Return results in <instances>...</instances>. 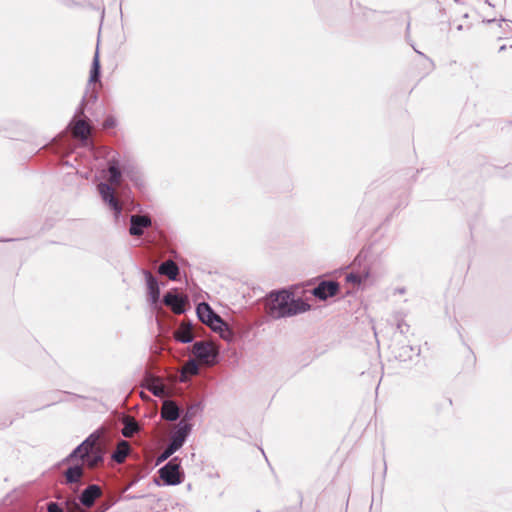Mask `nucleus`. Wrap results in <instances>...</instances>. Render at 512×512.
<instances>
[{
	"label": "nucleus",
	"mask_w": 512,
	"mask_h": 512,
	"mask_svg": "<svg viewBox=\"0 0 512 512\" xmlns=\"http://www.w3.org/2000/svg\"><path fill=\"white\" fill-rule=\"evenodd\" d=\"M107 172L109 174L108 183H99L97 189L103 202L113 211L115 220H118L122 213V205L115 195L113 186L120 185L122 173L126 174L132 181H137V178L134 177L132 170L120 164L119 153L115 151H111L108 154Z\"/></svg>",
	"instance_id": "nucleus-1"
},
{
	"label": "nucleus",
	"mask_w": 512,
	"mask_h": 512,
	"mask_svg": "<svg viewBox=\"0 0 512 512\" xmlns=\"http://www.w3.org/2000/svg\"><path fill=\"white\" fill-rule=\"evenodd\" d=\"M266 308L271 318L280 319L304 313L310 305L301 298H295L293 293L282 290L270 293Z\"/></svg>",
	"instance_id": "nucleus-2"
},
{
	"label": "nucleus",
	"mask_w": 512,
	"mask_h": 512,
	"mask_svg": "<svg viewBox=\"0 0 512 512\" xmlns=\"http://www.w3.org/2000/svg\"><path fill=\"white\" fill-rule=\"evenodd\" d=\"M180 469V460L178 457H174L160 468L158 472L166 485L174 486L183 481V474Z\"/></svg>",
	"instance_id": "nucleus-3"
},
{
	"label": "nucleus",
	"mask_w": 512,
	"mask_h": 512,
	"mask_svg": "<svg viewBox=\"0 0 512 512\" xmlns=\"http://www.w3.org/2000/svg\"><path fill=\"white\" fill-rule=\"evenodd\" d=\"M194 356L206 365H213L217 361L218 351L213 344L198 341L193 345Z\"/></svg>",
	"instance_id": "nucleus-4"
},
{
	"label": "nucleus",
	"mask_w": 512,
	"mask_h": 512,
	"mask_svg": "<svg viewBox=\"0 0 512 512\" xmlns=\"http://www.w3.org/2000/svg\"><path fill=\"white\" fill-rule=\"evenodd\" d=\"M196 312L199 320L208 325L213 331H217V328H221L224 325L220 316L205 302L198 304Z\"/></svg>",
	"instance_id": "nucleus-5"
},
{
	"label": "nucleus",
	"mask_w": 512,
	"mask_h": 512,
	"mask_svg": "<svg viewBox=\"0 0 512 512\" xmlns=\"http://www.w3.org/2000/svg\"><path fill=\"white\" fill-rule=\"evenodd\" d=\"M101 438V433L99 431H95L90 434L80 445H78L67 457V461L78 456V453L84 451V454L88 453V450L94 448H102L99 443Z\"/></svg>",
	"instance_id": "nucleus-6"
},
{
	"label": "nucleus",
	"mask_w": 512,
	"mask_h": 512,
	"mask_svg": "<svg viewBox=\"0 0 512 512\" xmlns=\"http://www.w3.org/2000/svg\"><path fill=\"white\" fill-rule=\"evenodd\" d=\"M100 67L101 66H92V69L90 71L89 81H88V88H87V91L82 99V105H84V104L87 105L90 102H95L97 99L95 85L97 82H99Z\"/></svg>",
	"instance_id": "nucleus-7"
},
{
	"label": "nucleus",
	"mask_w": 512,
	"mask_h": 512,
	"mask_svg": "<svg viewBox=\"0 0 512 512\" xmlns=\"http://www.w3.org/2000/svg\"><path fill=\"white\" fill-rule=\"evenodd\" d=\"M192 431V425L190 423L179 422L176 430L173 432L170 440V445L173 446L176 450L180 449L186 438Z\"/></svg>",
	"instance_id": "nucleus-8"
},
{
	"label": "nucleus",
	"mask_w": 512,
	"mask_h": 512,
	"mask_svg": "<svg viewBox=\"0 0 512 512\" xmlns=\"http://www.w3.org/2000/svg\"><path fill=\"white\" fill-rule=\"evenodd\" d=\"M152 225L151 218L147 215H131L129 233L132 236H141L144 229Z\"/></svg>",
	"instance_id": "nucleus-9"
},
{
	"label": "nucleus",
	"mask_w": 512,
	"mask_h": 512,
	"mask_svg": "<svg viewBox=\"0 0 512 512\" xmlns=\"http://www.w3.org/2000/svg\"><path fill=\"white\" fill-rule=\"evenodd\" d=\"M102 495L101 488L96 484H91L86 487L79 496V504L86 508L94 505L97 498Z\"/></svg>",
	"instance_id": "nucleus-10"
},
{
	"label": "nucleus",
	"mask_w": 512,
	"mask_h": 512,
	"mask_svg": "<svg viewBox=\"0 0 512 512\" xmlns=\"http://www.w3.org/2000/svg\"><path fill=\"white\" fill-rule=\"evenodd\" d=\"M143 274H144V277L146 280L149 300L152 305H156L158 303L159 297H160V289H159L158 281L154 277V275L148 270H144Z\"/></svg>",
	"instance_id": "nucleus-11"
},
{
	"label": "nucleus",
	"mask_w": 512,
	"mask_h": 512,
	"mask_svg": "<svg viewBox=\"0 0 512 512\" xmlns=\"http://www.w3.org/2000/svg\"><path fill=\"white\" fill-rule=\"evenodd\" d=\"M339 285L334 281H322L313 289V295L321 300L334 296L338 291Z\"/></svg>",
	"instance_id": "nucleus-12"
},
{
	"label": "nucleus",
	"mask_w": 512,
	"mask_h": 512,
	"mask_svg": "<svg viewBox=\"0 0 512 512\" xmlns=\"http://www.w3.org/2000/svg\"><path fill=\"white\" fill-rule=\"evenodd\" d=\"M81 459H86V464L89 468H95L104 460V449L102 448H94L88 450L87 454H84V451L78 453V456Z\"/></svg>",
	"instance_id": "nucleus-13"
},
{
	"label": "nucleus",
	"mask_w": 512,
	"mask_h": 512,
	"mask_svg": "<svg viewBox=\"0 0 512 512\" xmlns=\"http://www.w3.org/2000/svg\"><path fill=\"white\" fill-rule=\"evenodd\" d=\"M163 302L166 306L170 307L175 314H182L185 312V299L178 294L168 292L163 297Z\"/></svg>",
	"instance_id": "nucleus-14"
},
{
	"label": "nucleus",
	"mask_w": 512,
	"mask_h": 512,
	"mask_svg": "<svg viewBox=\"0 0 512 512\" xmlns=\"http://www.w3.org/2000/svg\"><path fill=\"white\" fill-rule=\"evenodd\" d=\"M179 416L180 410L176 403L170 400L164 401L161 409V417L167 421H175Z\"/></svg>",
	"instance_id": "nucleus-15"
},
{
	"label": "nucleus",
	"mask_w": 512,
	"mask_h": 512,
	"mask_svg": "<svg viewBox=\"0 0 512 512\" xmlns=\"http://www.w3.org/2000/svg\"><path fill=\"white\" fill-rule=\"evenodd\" d=\"M175 339L181 343H190L194 339L192 326L190 323L182 322L179 328L175 331Z\"/></svg>",
	"instance_id": "nucleus-16"
},
{
	"label": "nucleus",
	"mask_w": 512,
	"mask_h": 512,
	"mask_svg": "<svg viewBox=\"0 0 512 512\" xmlns=\"http://www.w3.org/2000/svg\"><path fill=\"white\" fill-rule=\"evenodd\" d=\"M158 272L167 276L170 280H176L179 274V268L173 260H166L160 264Z\"/></svg>",
	"instance_id": "nucleus-17"
},
{
	"label": "nucleus",
	"mask_w": 512,
	"mask_h": 512,
	"mask_svg": "<svg viewBox=\"0 0 512 512\" xmlns=\"http://www.w3.org/2000/svg\"><path fill=\"white\" fill-rule=\"evenodd\" d=\"M123 425L124 427L122 428L121 433L125 438H131L136 432L139 431V424L133 417H124Z\"/></svg>",
	"instance_id": "nucleus-18"
},
{
	"label": "nucleus",
	"mask_w": 512,
	"mask_h": 512,
	"mask_svg": "<svg viewBox=\"0 0 512 512\" xmlns=\"http://www.w3.org/2000/svg\"><path fill=\"white\" fill-rule=\"evenodd\" d=\"M130 452V445L127 441H120L115 449V451L112 453V459L116 463H122L126 459Z\"/></svg>",
	"instance_id": "nucleus-19"
},
{
	"label": "nucleus",
	"mask_w": 512,
	"mask_h": 512,
	"mask_svg": "<svg viewBox=\"0 0 512 512\" xmlns=\"http://www.w3.org/2000/svg\"><path fill=\"white\" fill-rule=\"evenodd\" d=\"M72 133L76 138L86 140L90 134V126L85 120H78L72 128Z\"/></svg>",
	"instance_id": "nucleus-20"
},
{
	"label": "nucleus",
	"mask_w": 512,
	"mask_h": 512,
	"mask_svg": "<svg viewBox=\"0 0 512 512\" xmlns=\"http://www.w3.org/2000/svg\"><path fill=\"white\" fill-rule=\"evenodd\" d=\"M83 476V468L80 465L70 466L65 471V478L67 483H77Z\"/></svg>",
	"instance_id": "nucleus-21"
},
{
	"label": "nucleus",
	"mask_w": 512,
	"mask_h": 512,
	"mask_svg": "<svg viewBox=\"0 0 512 512\" xmlns=\"http://www.w3.org/2000/svg\"><path fill=\"white\" fill-rule=\"evenodd\" d=\"M368 277H369L368 272H364V273L351 272L346 275L345 280L347 283H351L354 286H357L362 283H365L367 281Z\"/></svg>",
	"instance_id": "nucleus-22"
},
{
	"label": "nucleus",
	"mask_w": 512,
	"mask_h": 512,
	"mask_svg": "<svg viewBox=\"0 0 512 512\" xmlns=\"http://www.w3.org/2000/svg\"><path fill=\"white\" fill-rule=\"evenodd\" d=\"M201 410L200 404L196 403L187 408L180 422L189 423Z\"/></svg>",
	"instance_id": "nucleus-23"
},
{
	"label": "nucleus",
	"mask_w": 512,
	"mask_h": 512,
	"mask_svg": "<svg viewBox=\"0 0 512 512\" xmlns=\"http://www.w3.org/2000/svg\"><path fill=\"white\" fill-rule=\"evenodd\" d=\"M198 371L199 367L197 362L193 359H190L182 368V377L185 378L186 375H196Z\"/></svg>",
	"instance_id": "nucleus-24"
},
{
	"label": "nucleus",
	"mask_w": 512,
	"mask_h": 512,
	"mask_svg": "<svg viewBox=\"0 0 512 512\" xmlns=\"http://www.w3.org/2000/svg\"><path fill=\"white\" fill-rule=\"evenodd\" d=\"M216 332H219L221 338H223L224 340H226L228 342L232 341L234 338V334H233L232 330L228 327V325L225 322L221 328H217Z\"/></svg>",
	"instance_id": "nucleus-25"
},
{
	"label": "nucleus",
	"mask_w": 512,
	"mask_h": 512,
	"mask_svg": "<svg viewBox=\"0 0 512 512\" xmlns=\"http://www.w3.org/2000/svg\"><path fill=\"white\" fill-rule=\"evenodd\" d=\"M177 450L168 444V446L165 448V450L159 455L157 458V464L167 460L172 454H174Z\"/></svg>",
	"instance_id": "nucleus-26"
},
{
	"label": "nucleus",
	"mask_w": 512,
	"mask_h": 512,
	"mask_svg": "<svg viewBox=\"0 0 512 512\" xmlns=\"http://www.w3.org/2000/svg\"><path fill=\"white\" fill-rule=\"evenodd\" d=\"M46 512H65V511L57 502L51 501L47 504Z\"/></svg>",
	"instance_id": "nucleus-27"
},
{
	"label": "nucleus",
	"mask_w": 512,
	"mask_h": 512,
	"mask_svg": "<svg viewBox=\"0 0 512 512\" xmlns=\"http://www.w3.org/2000/svg\"><path fill=\"white\" fill-rule=\"evenodd\" d=\"M115 126V120L113 118H108L105 120L104 122V127L105 128H111V127H114Z\"/></svg>",
	"instance_id": "nucleus-28"
},
{
	"label": "nucleus",
	"mask_w": 512,
	"mask_h": 512,
	"mask_svg": "<svg viewBox=\"0 0 512 512\" xmlns=\"http://www.w3.org/2000/svg\"><path fill=\"white\" fill-rule=\"evenodd\" d=\"M92 64H94V65L99 64V58H98V55H97V54L94 56V59H93Z\"/></svg>",
	"instance_id": "nucleus-29"
},
{
	"label": "nucleus",
	"mask_w": 512,
	"mask_h": 512,
	"mask_svg": "<svg viewBox=\"0 0 512 512\" xmlns=\"http://www.w3.org/2000/svg\"><path fill=\"white\" fill-rule=\"evenodd\" d=\"M109 508L108 505H103L102 509L97 510V512H105Z\"/></svg>",
	"instance_id": "nucleus-30"
},
{
	"label": "nucleus",
	"mask_w": 512,
	"mask_h": 512,
	"mask_svg": "<svg viewBox=\"0 0 512 512\" xmlns=\"http://www.w3.org/2000/svg\"><path fill=\"white\" fill-rule=\"evenodd\" d=\"M152 391H153L154 395H159L161 392V389L158 390L157 388H154Z\"/></svg>",
	"instance_id": "nucleus-31"
},
{
	"label": "nucleus",
	"mask_w": 512,
	"mask_h": 512,
	"mask_svg": "<svg viewBox=\"0 0 512 512\" xmlns=\"http://www.w3.org/2000/svg\"><path fill=\"white\" fill-rule=\"evenodd\" d=\"M501 22H502V23H504V24H506L507 26L512 25V22H511V23H509V22H507L506 20H502Z\"/></svg>",
	"instance_id": "nucleus-32"
}]
</instances>
